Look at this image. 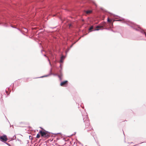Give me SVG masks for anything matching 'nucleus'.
<instances>
[{"mask_svg":"<svg viewBox=\"0 0 146 146\" xmlns=\"http://www.w3.org/2000/svg\"><path fill=\"white\" fill-rule=\"evenodd\" d=\"M39 133L41 135L42 137L46 139L48 138L50 135L49 133L43 129L42 130H40L39 131Z\"/></svg>","mask_w":146,"mask_h":146,"instance_id":"obj_1","label":"nucleus"},{"mask_svg":"<svg viewBox=\"0 0 146 146\" xmlns=\"http://www.w3.org/2000/svg\"><path fill=\"white\" fill-rule=\"evenodd\" d=\"M83 117L84 122H85V125L86 126L89 125H90L89 121L87 115H85L83 116Z\"/></svg>","mask_w":146,"mask_h":146,"instance_id":"obj_2","label":"nucleus"},{"mask_svg":"<svg viewBox=\"0 0 146 146\" xmlns=\"http://www.w3.org/2000/svg\"><path fill=\"white\" fill-rule=\"evenodd\" d=\"M105 26L104 23H102L100 25H99L96 27V29L94 30L95 31H98L100 29H102V28L105 27Z\"/></svg>","mask_w":146,"mask_h":146,"instance_id":"obj_3","label":"nucleus"},{"mask_svg":"<svg viewBox=\"0 0 146 146\" xmlns=\"http://www.w3.org/2000/svg\"><path fill=\"white\" fill-rule=\"evenodd\" d=\"M0 139L2 141L4 142H6L7 140V136L5 135H4L3 136H1L0 137Z\"/></svg>","mask_w":146,"mask_h":146,"instance_id":"obj_4","label":"nucleus"},{"mask_svg":"<svg viewBox=\"0 0 146 146\" xmlns=\"http://www.w3.org/2000/svg\"><path fill=\"white\" fill-rule=\"evenodd\" d=\"M68 83V81H65L62 82L60 83V85L61 86H64L65 85L67 84Z\"/></svg>","mask_w":146,"mask_h":146,"instance_id":"obj_5","label":"nucleus"},{"mask_svg":"<svg viewBox=\"0 0 146 146\" xmlns=\"http://www.w3.org/2000/svg\"><path fill=\"white\" fill-rule=\"evenodd\" d=\"M86 12L87 14H89L92 13V11L91 10H88L86 11Z\"/></svg>","mask_w":146,"mask_h":146,"instance_id":"obj_6","label":"nucleus"},{"mask_svg":"<svg viewBox=\"0 0 146 146\" xmlns=\"http://www.w3.org/2000/svg\"><path fill=\"white\" fill-rule=\"evenodd\" d=\"M64 56H62L61 57V59L60 60V62H63V60L64 59Z\"/></svg>","mask_w":146,"mask_h":146,"instance_id":"obj_7","label":"nucleus"},{"mask_svg":"<svg viewBox=\"0 0 146 146\" xmlns=\"http://www.w3.org/2000/svg\"><path fill=\"white\" fill-rule=\"evenodd\" d=\"M93 29V26H92L90 27V28L89 29V30L90 32L92 31V29Z\"/></svg>","mask_w":146,"mask_h":146,"instance_id":"obj_8","label":"nucleus"},{"mask_svg":"<svg viewBox=\"0 0 146 146\" xmlns=\"http://www.w3.org/2000/svg\"><path fill=\"white\" fill-rule=\"evenodd\" d=\"M40 137V135L38 134L36 135V137L37 138H39Z\"/></svg>","mask_w":146,"mask_h":146,"instance_id":"obj_9","label":"nucleus"},{"mask_svg":"<svg viewBox=\"0 0 146 146\" xmlns=\"http://www.w3.org/2000/svg\"><path fill=\"white\" fill-rule=\"evenodd\" d=\"M108 22H109V23H111V19H109V18H108Z\"/></svg>","mask_w":146,"mask_h":146,"instance_id":"obj_10","label":"nucleus"},{"mask_svg":"<svg viewBox=\"0 0 146 146\" xmlns=\"http://www.w3.org/2000/svg\"><path fill=\"white\" fill-rule=\"evenodd\" d=\"M58 77L60 78V80H61L62 79V78H61V75H59L58 76Z\"/></svg>","mask_w":146,"mask_h":146,"instance_id":"obj_11","label":"nucleus"},{"mask_svg":"<svg viewBox=\"0 0 146 146\" xmlns=\"http://www.w3.org/2000/svg\"><path fill=\"white\" fill-rule=\"evenodd\" d=\"M71 26H72V25H71V24H69V28H70V27H71Z\"/></svg>","mask_w":146,"mask_h":146,"instance_id":"obj_12","label":"nucleus"},{"mask_svg":"<svg viewBox=\"0 0 146 146\" xmlns=\"http://www.w3.org/2000/svg\"><path fill=\"white\" fill-rule=\"evenodd\" d=\"M143 143V142L141 143H140L139 144L142 143Z\"/></svg>","mask_w":146,"mask_h":146,"instance_id":"obj_13","label":"nucleus"}]
</instances>
